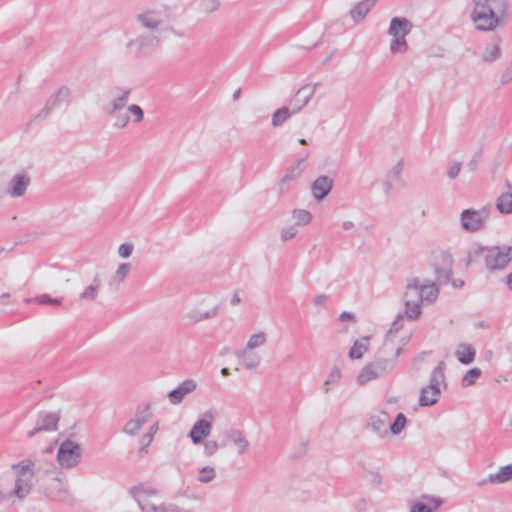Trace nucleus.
Masks as SVG:
<instances>
[{
    "label": "nucleus",
    "mask_w": 512,
    "mask_h": 512,
    "mask_svg": "<svg viewBox=\"0 0 512 512\" xmlns=\"http://www.w3.org/2000/svg\"><path fill=\"white\" fill-rule=\"evenodd\" d=\"M197 388V383L193 379L184 380L178 387L168 393V399L171 404L178 405L190 393Z\"/></svg>",
    "instance_id": "nucleus-17"
},
{
    "label": "nucleus",
    "mask_w": 512,
    "mask_h": 512,
    "mask_svg": "<svg viewBox=\"0 0 512 512\" xmlns=\"http://www.w3.org/2000/svg\"><path fill=\"white\" fill-rule=\"evenodd\" d=\"M403 298L405 304V315L410 320H416L422 312L420 280L418 278L408 280Z\"/></svg>",
    "instance_id": "nucleus-8"
},
{
    "label": "nucleus",
    "mask_w": 512,
    "mask_h": 512,
    "mask_svg": "<svg viewBox=\"0 0 512 512\" xmlns=\"http://www.w3.org/2000/svg\"><path fill=\"white\" fill-rule=\"evenodd\" d=\"M216 478V470L212 466H204L198 469L197 481L201 484H208Z\"/></svg>",
    "instance_id": "nucleus-36"
},
{
    "label": "nucleus",
    "mask_w": 512,
    "mask_h": 512,
    "mask_svg": "<svg viewBox=\"0 0 512 512\" xmlns=\"http://www.w3.org/2000/svg\"><path fill=\"white\" fill-rule=\"evenodd\" d=\"M369 481L375 485H380L382 483V477L378 472H370L369 473Z\"/></svg>",
    "instance_id": "nucleus-58"
},
{
    "label": "nucleus",
    "mask_w": 512,
    "mask_h": 512,
    "mask_svg": "<svg viewBox=\"0 0 512 512\" xmlns=\"http://www.w3.org/2000/svg\"><path fill=\"white\" fill-rule=\"evenodd\" d=\"M482 371L480 368H472L465 373L462 377L461 384L463 387H469L475 384L478 378H480Z\"/></svg>",
    "instance_id": "nucleus-39"
},
{
    "label": "nucleus",
    "mask_w": 512,
    "mask_h": 512,
    "mask_svg": "<svg viewBox=\"0 0 512 512\" xmlns=\"http://www.w3.org/2000/svg\"><path fill=\"white\" fill-rule=\"evenodd\" d=\"M374 5L375 0H362L351 9L350 16L356 23H358L365 18Z\"/></svg>",
    "instance_id": "nucleus-28"
},
{
    "label": "nucleus",
    "mask_w": 512,
    "mask_h": 512,
    "mask_svg": "<svg viewBox=\"0 0 512 512\" xmlns=\"http://www.w3.org/2000/svg\"><path fill=\"white\" fill-rule=\"evenodd\" d=\"M98 288H99V285L98 284H92L90 286H88L80 295V298L81 299H85V300H88V301H93L96 299L97 295H98Z\"/></svg>",
    "instance_id": "nucleus-45"
},
{
    "label": "nucleus",
    "mask_w": 512,
    "mask_h": 512,
    "mask_svg": "<svg viewBox=\"0 0 512 512\" xmlns=\"http://www.w3.org/2000/svg\"><path fill=\"white\" fill-rule=\"evenodd\" d=\"M116 91L118 95L115 96L109 105L105 108V112L108 115H114L115 113L121 111L129 101L132 89L130 87H117Z\"/></svg>",
    "instance_id": "nucleus-20"
},
{
    "label": "nucleus",
    "mask_w": 512,
    "mask_h": 512,
    "mask_svg": "<svg viewBox=\"0 0 512 512\" xmlns=\"http://www.w3.org/2000/svg\"><path fill=\"white\" fill-rule=\"evenodd\" d=\"M12 469L15 472V487L10 491V495H15L18 500L23 501L32 490L34 463L31 460H24L13 464Z\"/></svg>",
    "instance_id": "nucleus-5"
},
{
    "label": "nucleus",
    "mask_w": 512,
    "mask_h": 512,
    "mask_svg": "<svg viewBox=\"0 0 512 512\" xmlns=\"http://www.w3.org/2000/svg\"><path fill=\"white\" fill-rule=\"evenodd\" d=\"M512 81V61L510 62L508 68L501 75V83L507 84Z\"/></svg>",
    "instance_id": "nucleus-56"
},
{
    "label": "nucleus",
    "mask_w": 512,
    "mask_h": 512,
    "mask_svg": "<svg viewBox=\"0 0 512 512\" xmlns=\"http://www.w3.org/2000/svg\"><path fill=\"white\" fill-rule=\"evenodd\" d=\"M217 417V412L215 410H207L203 413V417L200 420H208L209 423Z\"/></svg>",
    "instance_id": "nucleus-60"
},
{
    "label": "nucleus",
    "mask_w": 512,
    "mask_h": 512,
    "mask_svg": "<svg viewBox=\"0 0 512 512\" xmlns=\"http://www.w3.org/2000/svg\"><path fill=\"white\" fill-rule=\"evenodd\" d=\"M441 386L446 387L443 361L433 369L429 385L422 388L419 399L420 406L434 405L441 394Z\"/></svg>",
    "instance_id": "nucleus-6"
},
{
    "label": "nucleus",
    "mask_w": 512,
    "mask_h": 512,
    "mask_svg": "<svg viewBox=\"0 0 512 512\" xmlns=\"http://www.w3.org/2000/svg\"><path fill=\"white\" fill-rule=\"evenodd\" d=\"M129 494L137 502L141 512H193L175 504L156 503L153 498L158 496L159 491L144 484L131 487Z\"/></svg>",
    "instance_id": "nucleus-2"
},
{
    "label": "nucleus",
    "mask_w": 512,
    "mask_h": 512,
    "mask_svg": "<svg viewBox=\"0 0 512 512\" xmlns=\"http://www.w3.org/2000/svg\"><path fill=\"white\" fill-rule=\"evenodd\" d=\"M388 423L389 415L387 413H382L380 415L370 417L367 427L378 435L383 436L388 433Z\"/></svg>",
    "instance_id": "nucleus-26"
},
{
    "label": "nucleus",
    "mask_w": 512,
    "mask_h": 512,
    "mask_svg": "<svg viewBox=\"0 0 512 512\" xmlns=\"http://www.w3.org/2000/svg\"><path fill=\"white\" fill-rule=\"evenodd\" d=\"M461 170V163L460 162H454L452 163L447 170V176L450 179L456 178Z\"/></svg>",
    "instance_id": "nucleus-51"
},
{
    "label": "nucleus",
    "mask_w": 512,
    "mask_h": 512,
    "mask_svg": "<svg viewBox=\"0 0 512 512\" xmlns=\"http://www.w3.org/2000/svg\"><path fill=\"white\" fill-rule=\"evenodd\" d=\"M129 116L127 114H121V115H118L117 118H116V121L114 123V127L118 128V129H123L127 126V124L129 123Z\"/></svg>",
    "instance_id": "nucleus-53"
},
{
    "label": "nucleus",
    "mask_w": 512,
    "mask_h": 512,
    "mask_svg": "<svg viewBox=\"0 0 512 512\" xmlns=\"http://www.w3.org/2000/svg\"><path fill=\"white\" fill-rule=\"evenodd\" d=\"M136 21L141 27L151 32H157L160 26L165 22L163 10L158 8L145 9L136 15Z\"/></svg>",
    "instance_id": "nucleus-10"
},
{
    "label": "nucleus",
    "mask_w": 512,
    "mask_h": 512,
    "mask_svg": "<svg viewBox=\"0 0 512 512\" xmlns=\"http://www.w3.org/2000/svg\"><path fill=\"white\" fill-rule=\"evenodd\" d=\"M131 270V264L129 263H121L111 280L109 281V286L112 287L114 290H118L120 284L123 282V280L126 278V276L129 274Z\"/></svg>",
    "instance_id": "nucleus-29"
},
{
    "label": "nucleus",
    "mask_w": 512,
    "mask_h": 512,
    "mask_svg": "<svg viewBox=\"0 0 512 512\" xmlns=\"http://www.w3.org/2000/svg\"><path fill=\"white\" fill-rule=\"evenodd\" d=\"M420 290H421V299L422 303H433L437 300L439 295V289L437 284L430 283V284H421L420 283Z\"/></svg>",
    "instance_id": "nucleus-30"
},
{
    "label": "nucleus",
    "mask_w": 512,
    "mask_h": 512,
    "mask_svg": "<svg viewBox=\"0 0 512 512\" xmlns=\"http://www.w3.org/2000/svg\"><path fill=\"white\" fill-rule=\"evenodd\" d=\"M12 295L8 291L0 293V305H7L11 303Z\"/></svg>",
    "instance_id": "nucleus-59"
},
{
    "label": "nucleus",
    "mask_w": 512,
    "mask_h": 512,
    "mask_svg": "<svg viewBox=\"0 0 512 512\" xmlns=\"http://www.w3.org/2000/svg\"><path fill=\"white\" fill-rule=\"evenodd\" d=\"M81 457L80 445L69 439L61 443L57 452V461L65 469L76 467L80 463Z\"/></svg>",
    "instance_id": "nucleus-9"
},
{
    "label": "nucleus",
    "mask_w": 512,
    "mask_h": 512,
    "mask_svg": "<svg viewBox=\"0 0 512 512\" xmlns=\"http://www.w3.org/2000/svg\"><path fill=\"white\" fill-rule=\"evenodd\" d=\"M496 208L501 214H512V193H502L496 200Z\"/></svg>",
    "instance_id": "nucleus-31"
},
{
    "label": "nucleus",
    "mask_w": 512,
    "mask_h": 512,
    "mask_svg": "<svg viewBox=\"0 0 512 512\" xmlns=\"http://www.w3.org/2000/svg\"><path fill=\"white\" fill-rule=\"evenodd\" d=\"M296 233H297V230L294 227H292V226L286 227L281 232V239H282V241L290 240L293 237H295Z\"/></svg>",
    "instance_id": "nucleus-54"
},
{
    "label": "nucleus",
    "mask_w": 512,
    "mask_h": 512,
    "mask_svg": "<svg viewBox=\"0 0 512 512\" xmlns=\"http://www.w3.org/2000/svg\"><path fill=\"white\" fill-rule=\"evenodd\" d=\"M340 378H341V371H340V369H339V368H337V367H334V368L330 371V373H329V375H328V377H327V379H326V380H327V381H328V383H330L331 385H335V384H337V383L339 382Z\"/></svg>",
    "instance_id": "nucleus-50"
},
{
    "label": "nucleus",
    "mask_w": 512,
    "mask_h": 512,
    "mask_svg": "<svg viewBox=\"0 0 512 512\" xmlns=\"http://www.w3.org/2000/svg\"><path fill=\"white\" fill-rule=\"evenodd\" d=\"M326 300H327V295H325V294H319V295H317V296L314 298L313 302H314V304H315L316 306H323V305L325 304Z\"/></svg>",
    "instance_id": "nucleus-62"
},
{
    "label": "nucleus",
    "mask_w": 512,
    "mask_h": 512,
    "mask_svg": "<svg viewBox=\"0 0 512 512\" xmlns=\"http://www.w3.org/2000/svg\"><path fill=\"white\" fill-rule=\"evenodd\" d=\"M62 102L56 97V95H52L48 98L45 106L39 111V113L35 116L37 118H46L52 110L58 107Z\"/></svg>",
    "instance_id": "nucleus-37"
},
{
    "label": "nucleus",
    "mask_w": 512,
    "mask_h": 512,
    "mask_svg": "<svg viewBox=\"0 0 512 512\" xmlns=\"http://www.w3.org/2000/svg\"><path fill=\"white\" fill-rule=\"evenodd\" d=\"M455 356L460 363L468 365L475 360L476 350L471 344L460 343L455 350Z\"/></svg>",
    "instance_id": "nucleus-27"
},
{
    "label": "nucleus",
    "mask_w": 512,
    "mask_h": 512,
    "mask_svg": "<svg viewBox=\"0 0 512 512\" xmlns=\"http://www.w3.org/2000/svg\"><path fill=\"white\" fill-rule=\"evenodd\" d=\"M407 423V419L404 414L399 413L394 422L390 424V430L392 434L398 435L402 432V430L405 428V425Z\"/></svg>",
    "instance_id": "nucleus-43"
},
{
    "label": "nucleus",
    "mask_w": 512,
    "mask_h": 512,
    "mask_svg": "<svg viewBox=\"0 0 512 512\" xmlns=\"http://www.w3.org/2000/svg\"><path fill=\"white\" fill-rule=\"evenodd\" d=\"M501 56V48L499 43L489 45L485 48L482 53V59L484 62L492 63L499 59Z\"/></svg>",
    "instance_id": "nucleus-35"
},
{
    "label": "nucleus",
    "mask_w": 512,
    "mask_h": 512,
    "mask_svg": "<svg viewBox=\"0 0 512 512\" xmlns=\"http://www.w3.org/2000/svg\"><path fill=\"white\" fill-rule=\"evenodd\" d=\"M71 91L68 87L62 86L55 93L56 97L63 103L67 102L70 98Z\"/></svg>",
    "instance_id": "nucleus-49"
},
{
    "label": "nucleus",
    "mask_w": 512,
    "mask_h": 512,
    "mask_svg": "<svg viewBox=\"0 0 512 512\" xmlns=\"http://www.w3.org/2000/svg\"><path fill=\"white\" fill-rule=\"evenodd\" d=\"M293 218L297 225H307L311 222L312 215L307 210L297 209L293 211Z\"/></svg>",
    "instance_id": "nucleus-42"
},
{
    "label": "nucleus",
    "mask_w": 512,
    "mask_h": 512,
    "mask_svg": "<svg viewBox=\"0 0 512 512\" xmlns=\"http://www.w3.org/2000/svg\"><path fill=\"white\" fill-rule=\"evenodd\" d=\"M35 302L38 304H52V305H59L61 303V299L58 298H52L48 294H42L40 296H37L34 299Z\"/></svg>",
    "instance_id": "nucleus-47"
},
{
    "label": "nucleus",
    "mask_w": 512,
    "mask_h": 512,
    "mask_svg": "<svg viewBox=\"0 0 512 512\" xmlns=\"http://www.w3.org/2000/svg\"><path fill=\"white\" fill-rule=\"evenodd\" d=\"M480 158H481V151H478L477 153H475L473 158L468 163V167L471 170H475L477 168L478 162L480 161Z\"/></svg>",
    "instance_id": "nucleus-57"
},
{
    "label": "nucleus",
    "mask_w": 512,
    "mask_h": 512,
    "mask_svg": "<svg viewBox=\"0 0 512 512\" xmlns=\"http://www.w3.org/2000/svg\"><path fill=\"white\" fill-rule=\"evenodd\" d=\"M60 415L55 412H40L38 414L35 427L27 433L29 438L34 437L37 433L56 431Z\"/></svg>",
    "instance_id": "nucleus-12"
},
{
    "label": "nucleus",
    "mask_w": 512,
    "mask_h": 512,
    "mask_svg": "<svg viewBox=\"0 0 512 512\" xmlns=\"http://www.w3.org/2000/svg\"><path fill=\"white\" fill-rule=\"evenodd\" d=\"M369 337H364L361 340H356L353 346L350 348L349 357L351 359H360L364 353L368 350Z\"/></svg>",
    "instance_id": "nucleus-33"
},
{
    "label": "nucleus",
    "mask_w": 512,
    "mask_h": 512,
    "mask_svg": "<svg viewBox=\"0 0 512 512\" xmlns=\"http://www.w3.org/2000/svg\"><path fill=\"white\" fill-rule=\"evenodd\" d=\"M492 208L485 205L479 210L465 209L460 214L461 228L469 233H476L484 230L490 218Z\"/></svg>",
    "instance_id": "nucleus-7"
},
{
    "label": "nucleus",
    "mask_w": 512,
    "mask_h": 512,
    "mask_svg": "<svg viewBox=\"0 0 512 512\" xmlns=\"http://www.w3.org/2000/svg\"><path fill=\"white\" fill-rule=\"evenodd\" d=\"M309 157V152L305 151L300 159H298L297 163L290 166L287 170L285 175L281 178L279 182V190L280 193H285L289 190V187L286 186V183L288 181H292L297 179L301 176L303 172V168L301 167L302 164L306 161V159Z\"/></svg>",
    "instance_id": "nucleus-16"
},
{
    "label": "nucleus",
    "mask_w": 512,
    "mask_h": 512,
    "mask_svg": "<svg viewBox=\"0 0 512 512\" xmlns=\"http://www.w3.org/2000/svg\"><path fill=\"white\" fill-rule=\"evenodd\" d=\"M226 441L232 442L237 447V454L244 455L250 446L249 441L244 437L243 433L238 429H231L226 432L222 446L226 445Z\"/></svg>",
    "instance_id": "nucleus-22"
},
{
    "label": "nucleus",
    "mask_w": 512,
    "mask_h": 512,
    "mask_svg": "<svg viewBox=\"0 0 512 512\" xmlns=\"http://www.w3.org/2000/svg\"><path fill=\"white\" fill-rule=\"evenodd\" d=\"M46 495L54 502L73 504L74 501L69 492L68 484L56 478L46 488Z\"/></svg>",
    "instance_id": "nucleus-13"
},
{
    "label": "nucleus",
    "mask_w": 512,
    "mask_h": 512,
    "mask_svg": "<svg viewBox=\"0 0 512 512\" xmlns=\"http://www.w3.org/2000/svg\"><path fill=\"white\" fill-rule=\"evenodd\" d=\"M341 227L343 230L348 231L355 228V224L354 222L347 220L342 223Z\"/></svg>",
    "instance_id": "nucleus-64"
},
{
    "label": "nucleus",
    "mask_w": 512,
    "mask_h": 512,
    "mask_svg": "<svg viewBox=\"0 0 512 512\" xmlns=\"http://www.w3.org/2000/svg\"><path fill=\"white\" fill-rule=\"evenodd\" d=\"M128 112L133 116V122L138 124L144 119V111L143 109L137 105L132 104L127 107Z\"/></svg>",
    "instance_id": "nucleus-44"
},
{
    "label": "nucleus",
    "mask_w": 512,
    "mask_h": 512,
    "mask_svg": "<svg viewBox=\"0 0 512 512\" xmlns=\"http://www.w3.org/2000/svg\"><path fill=\"white\" fill-rule=\"evenodd\" d=\"M410 512H432L426 504L417 502L411 506Z\"/></svg>",
    "instance_id": "nucleus-55"
},
{
    "label": "nucleus",
    "mask_w": 512,
    "mask_h": 512,
    "mask_svg": "<svg viewBox=\"0 0 512 512\" xmlns=\"http://www.w3.org/2000/svg\"><path fill=\"white\" fill-rule=\"evenodd\" d=\"M30 185V175L25 171H20L14 174L8 181L5 188V193L10 198H21L26 194Z\"/></svg>",
    "instance_id": "nucleus-11"
},
{
    "label": "nucleus",
    "mask_w": 512,
    "mask_h": 512,
    "mask_svg": "<svg viewBox=\"0 0 512 512\" xmlns=\"http://www.w3.org/2000/svg\"><path fill=\"white\" fill-rule=\"evenodd\" d=\"M217 314V308H213L206 312H200V311H191L187 314V319L191 320L194 323L213 318Z\"/></svg>",
    "instance_id": "nucleus-38"
},
{
    "label": "nucleus",
    "mask_w": 512,
    "mask_h": 512,
    "mask_svg": "<svg viewBox=\"0 0 512 512\" xmlns=\"http://www.w3.org/2000/svg\"><path fill=\"white\" fill-rule=\"evenodd\" d=\"M266 341V334L264 332H258L250 336L245 348L254 350L255 348L264 345Z\"/></svg>",
    "instance_id": "nucleus-41"
},
{
    "label": "nucleus",
    "mask_w": 512,
    "mask_h": 512,
    "mask_svg": "<svg viewBox=\"0 0 512 512\" xmlns=\"http://www.w3.org/2000/svg\"><path fill=\"white\" fill-rule=\"evenodd\" d=\"M212 431V423L208 420H197L192 426L188 436L190 437L193 444H201L204 442Z\"/></svg>",
    "instance_id": "nucleus-21"
},
{
    "label": "nucleus",
    "mask_w": 512,
    "mask_h": 512,
    "mask_svg": "<svg viewBox=\"0 0 512 512\" xmlns=\"http://www.w3.org/2000/svg\"><path fill=\"white\" fill-rule=\"evenodd\" d=\"M512 479V465L501 467L497 473L490 474L489 480L491 483L501 484Z\"/></svg>",
    "instance_id": "nucleus-32"
},
{
    "label": "nucleus",
    "mask_w": 512,
    "mask_h": 512,
    "mask_svg": "<svg viewBox=\"0 0 512 512\" xmlns=\"http://www.w3.org/2000/svg\"><path fill=\"white\" fill-rule=\"evenodd\" d=\"M295 113H292V109L289 107H282L278 110H276L272 115V125L274 127H279L283 125V123L289 119L290 116L294 115Z\"/></svg>",
    "instance_id": "nucleus-34"
},
{
    "label": "nucleus",
    "mask_w": 512,
    "mask_h": 512,
    "mask_svg": "<svg viewBox=\"0 0 512 512\" xmlns=\"http://www.w3.org/2000/svg\"><path fill=\"white\" fill-rule=\"evenodd\" d=\"M412 27L413 25L408 19L394 17L390 22L388 33L392 37L407 36L410 33Z\"/></svg>",
    "instance_id": "nucleus-24"
},
{
    "label": "nucleus",
    "mask_w": 512,
    "mask_h": 512,
    "mask_svg": "<svg viewBox=\"0 0 512 512\" xmlns=\"http://www.w3.org/2000/svg\"><path fill=\"white\" fill-rule=\"evenodd\" d=\"M508 0H473L471 19L477 30L494 31L508 16Z\"/></svg>",
    "instance_id": "nucleus-1"
},
{
    "label": "nucleus",
    "mask_w": 512,
    "mask_h": 512,
    "mask_svg": "<svg viewBox=\"0 0 512 512\" xmlns=\"http://www.w3.org/2000/svg\"><path fill=\"white\" fill-rule=\"evenodd\" d=\"M408 49V44L406 41V36L401 37H393L390 43V51L391 53H405Z\"/></svg>",
    "instance_id": "nucleus-40"
},
{
    "label": "nucleus",
    "mask_w": 512,
    "mask_h": 512,
    "mask_svg": "<svg viewBox=\"0 0 512 512\" xmlns=\"http://www.w3.org/2000/svg\"><path fill=\"white\" fill-rule=\"evenodd\" d=\"M315 87L304 86L301 87L293 98L289 101V108L292 109V113H298L305 107L312 96L314 95Z\"/></svg>",
    "instance_id": "nucleus-19"
},
{
    "label": "nucleus",
    "mask_w": 512,
    "mask_h": 512,
    "mask_svg": "<svg viewBox=\"0 0 512 512\" xmlns=\"http://www.w3.org/2000/svg\"><path fill=\"white\" fill-rule=\"evenodd\" d=\"M235 355L240 359L241 364L249 370L257 368L261 362L260 355L247 348L236 351Z\"/></svg>",
    "instance_id": "nucleus-25"
},
{
    "label": "nucleus",
    "mask_w": 512,
    "mask_h": 512,
    "mask_svg": "<svg viewBox=\"0 0 512 512\" xmlns=\"http://www.w3.org/2000/svg\"><path fill=\"white\" fill-rule=\"evenodd\" d=\"M403 170V160H399L390 170L389 176L394 179H399Z\"/></svg>",
    "instance_id": "nucleus-52"
},
{
    "label": "nucleus",
    "mask_w": 512,
    "mask_h": 512,
    "mask_svg": "<svg viewBox=\"0 0 512 512\" xmlns=\"http://www.w3.org/2000/svg\"><path fill=\"white\" fill-rule=\"evenodd\" d=\"M152 441L153 437L151 436V433H146L141 437L140 443L141 445H144V447H148Z\"/></svg>",
    "instance_id": "nucleus-61"
},
{
    "label": "nucleus",
    "mask_w": 512,
    "mask_h": 512,
    "mask_svg": "<svg viewBox=\"0 0 512 512\" xmlns=\"http://www.w3.org/2000/svg\"><path fill=\"white\" fill-rule=\"evenodd\" d=\"M133 249H134L133 244H131V243H123L118 248V254L122 258H128V257L131 256V254L133 252Z\"/></svg>",
    "instance_id": "nucleus-48"
},
{
    "label": "nucleus",
    "mask_w": 512,
    "mask_h": 512,
    "mask_svg": "<svg viewBox=\"0 0 512 512\" xmlns=\"http://www.w3.org/2000/svg\"><path fill=\"white\" fill-rule=\"evenodd\" d=\"M159 36L157 32H151L140 34L134 39H131L127 43V47L134 50L136 53H140L145 49L156 47L159 44Z\"/></svg>",
    "instance_id": "nucleus-15"
},
{
    "label": "nucleus",
    "mask_w": 512,
    "mask_h": 512,
    "mask_svg": "<svg viewBox=\"0 0 512 512\" xmlns=\"http://www.w3.org/2000/svg\"><path fill=\"white\" fill-rule=\"evenodd\" d=\"M152 412L149 405L138 408L135 416L130 419L123 427V432L134 436L151 419Z\"/></svg>",
    "instance_id": "nucleus-14"
},
{
    "label": "nucleus",
    "mask_w": 512,
    "mask_h": 512,
    "mask_svg": "<svg viewBox=\"0 0 512 512\" xmlns=\"http://www.w3.org/2000/svg\"><path fill=\"white\" fill-rule=\"evenodd\" d=\"M339 319L341 321H347V320H354L355 319V316L353 313L351 312H347V311H344L340 314V317Z\"/></svg>",
    "instance_id": "nucleus-63"
},
{
    "label": "nucleus",
    "mask_w": 512,
    "mask_h": 512,
    "mask_svg": "<svg viewBox=\"0 0 512 512\" xmlns=\"http://www.w3.org/2000/svg\"><path fill=\"white\" fill-rule=\"evenodd\" d=\"M474 258H483L489 271L504 269L512 261V246L510 247H478L473 251Z\"/></svg>",
    "instance_id": "nucleus-3"
},
{
    "label": "nucleus",
    "mask_w": 512,
    "mask_h": 512,
    "mask_svg": "<svg viewBox=\"0 0 512 512\" xmlns=\"http://www.w3.org/2000/svg\"><path fill=\"white\" fill-rule=\"evenodd\" d=\"M333 180L328 176H319L312 183V193L316 200H323L331 191Z\"/></svg>",
    "instance_id": "nucleus-23"
},
{
    "label": "nucleus",
    "mask_w": 512,
    "mask_h": 512,
    "mask_svg": "<svg viewBox=\"0 0 512 512\" xmlns=\"http://www.w3.org/2000/svg\"><path fill=\"white\" fill-rule=\"evenodd\" d=\"M452 256L448 253L441 254V266L435 268L436 281L438 285H446L451 281L452 277Z\"/></svg>",
    "instance_id": "nucleus-18"
},
{
    "label": "nucleus",
    "mask_w": 512,
    "mask_h": 512,
    "mask_svg": "<svg viewBox=\"0 0 512 512\" xmlns=\"http://www.w3.org/2000/svg\"><path fill=\"white\" fill-rule=\"evenodd\" d=\"M204 443V455L210 457L217 453L220 448V444L215 440H208Z\"/></svg>",
    "instance_id": "nucleus-46"
},
{
    "label": "nucleus",
    "mask_w": 512,
    "mask_h": 512,
    "mask_svg": "<svg viewBox=\"0 0 512 512\" xmlns=\"http://www.w3.org/2000/svg\"><path fill=\"white\" fill-rule=\"evenodd\" d=\"M401 352L402 348L398 347L395 349L393 358L381 357L365 365L357 376V383L359 385H365L372 380L381 378L390 373L393 370L395 361Z\"/></svg>",
    "instance_id": "nucleus-4"
}]
</instances>
